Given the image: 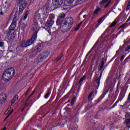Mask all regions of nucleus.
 <instances>
[{"label": "nucleus", "mask_w": 130, "mask_h": 130, "mask_svg": "<svg viewBox=\"0 0 130 130\" xmlns=\"http://www.w3.org/2000/svg\"><path fill=\"white\" fill-rule=\"evenodd\" d=\"M64 23L72 28L74 24V19L72 17L66 18L64 21Z\"/></svg>", "instance_id": "nucleus-6"}, {"label": "nucleus", "mask_w": 130, "mask_h": 130, "mask_svg": "<svg viewBox=\"0 0 130 130\" xmlns=\"http://www.w3.org/2000/svg\"><path fill=\"white\" fill-rule=\"evenodd\" d=\"M77 100V98L76 97H73L72 101H71V104L72 105H74L75 104V102L76 100Z\"/></svg>", "instance_id": "nucleus-32"}, {"label": "nucleus", "mask_w": 130, "mask_h": 130, "mask_svg": "<svg viewBox=\"0 0 130 130\" xmlns=\"http://www.w3.org/2000/svg\"><path fill=\"white\" fill-rule=\"evenodd\" d=\"M0 89H2V85H0Z\"/></svg>", "instance_id": "nucleus-62"}, {"label": "nucleus", "mask_w": 130, "mask_h": 130, "mask_svg": "<svg viewBox=\"0 0 130 130\" xmlns=\"http://www.w3.org/2000/svg\"><path fill=\"white\" fill-rule=\"evenodd\" d=\"M116 25V21H113L112 24L109 26L108 28L106 29V30L104 32V33L106 32V31H109V28H112V27H114Z\"/></svg>", "instance_id": "nucleus-20"}, {"label": "nucleus", "mask_w": 130, "mask_h": 130, "mask_svg": "<svg viewBox=\"0 0 130 130\" xmlns=\"http://www.w3.org/2000/svg\"><path fill=\"white\" fill-rule=\"evenodd\" d=\"M124 59V55H122L121 56V58H120V60H123V59Z\"/></svg>", "instance_id": "nucleus-50"}, {"label": "nucleus", "mask_w": 130, "mask_h": 130, "mask_svg": "<svg viewBox=\"0 0 130 130\" xmlns=\"http://www.w3.org/2000/svg\"><path fill=\"white\" fill-rule=\"evenodd\" d=\"M32 30L33 31H36L35 32L34 34L30 39L26 41H22V45H23V46L28 47V46L32 45V44L34 43V41L36 40V38H37V33H38V31H39V28H37V25H34Z\"/></svg>", "instance_id": "nucleus-1"}, {"label": "nucleus", "mask_w": 130, "mask_h": 130, "mask_svg": "<svg viewBox=\"0 0 130 130\" xmlns=\"http://www.w3.org/2000/svg\"><path fill=\"white\" fill-rule=\"evenodd\" d=\"M125 118L126 119H130V115L129 113H127L125 115Z\"/></svg>", "instance_id": "nucleus-33"}, {"label": "nucleus", "mask_w": 130, "mask_h": 130, "mask_svg": "<svg viewBox=\"0 0 130 130\" xmlns=\"http://www.w3.org/2000/svg\"><path fill=\"white\" fill-rule=\"evenodd\" d=\"M34 93H35V90H34V91H32V93L29 96V97H31V96H32V95H33V94H34Z\"/></svg>", "instance_id": "nucleus-53"}, {"label": "nucleus", "mask_w": 130, "mask_h": 130, "mask_svg": "<svg viewBox=\"0 0 130 130\" xmlns=\"http://www.w3.org/2000/svg\"><path fill=\"white\" fill-rule=\"evenodd\" d=\"M19 4L21 8H26L28 5L27 0H19Z\"/></svg>", "instance_id": "nucleus-9"}, {"label": "nucleus", "mask_w": 130, "mask_h": 130, "mask_svg": "<svg viewBox=\"0 0 130 130\" xmlns=\"http://www.w3.org/2000/svg\"><path fill=\"white\" fill-rule=\"evenodd\" d=\"M49 54L47 52H44L39 55L38 57V60L39 62H41L42 60H44L46 57H48Z\"/></svg>", "instance_id": "nucleus-7"}, {"label": "nucleus", "mask_w": 130, "mask_h": 130, "mask_svg": "<svg viewBox=\"0 0 130 130\" xmlns=\"http://www.w3.org/2000/svg\"><path fill=\"white\" fill-rule=\"evenodd\" d=\"M35 19H37V20L41 19V13H40L39 10H38L36 13Z\"/></svg>", "instance_id": "nucleus-19"}, {"label": "nucleus", "mask_w": 130, "mask_h": 130, "mask_svg": "<svg viewBox=\"0 0 130 130\" xmlns=\"http://www.w3.org/2000/svg\"><path fill=\"white\" fill-rule=\"evenodd\" d=\"M17 26V23L16 21H13L9 27V31L7 34V36L8 37V39L9 40H12V39H14V37L15 36H13L12 34V31H15V29H16V27Z\"/></svg>", "instance_id": "nucleus-5"}, {"label": "nucleus", "mask_w": 130, "mask_h": 130, "mask_svg": "<svg viewBox=\"0 0 130 130\" xmlns=\"http://www.w3.org/2000/svg\"><path fill=\"white\" fill-rule=\"evenodd\" d=\"M60 29L63 33H66V32H68V31H70L71 27L63 23L62 25H60Z\"/></svg>", "instance_id": "nucleus-8"}, {"label": "nucleus", "mask_w": 130, "mask_h": 130, "mask_svg": "<svg viewBox=\"0 0 130 130\" xmlns=\"http://www.w3.org/2000/svg\"><path fill=\"white\" fill-rule=\"evenodd\" d=\"M15 69L13 68L8 69L5 71L3 75L4 81H10L15 76Z\"/></svg>", "instance_id": "nucleus-2"}, {"label": "nucleus", "mask_w": 130, "mask_h": 130, "mask_svg": "<svg viewBox=\"0 0 130 130\" xmlns=\"http://www.w3.org/2000/svg\"><path fill=\"white\" fill-rule=\"evenodd\" d=\"M0 15H4V12H3V11H1V12H0Z\"/></svg>", "instance_id": "nucleus-57"}, {"label": "nucleus", "mask_w": 130, "mask_h": 130, "mask_svg": "<svg viewBox=\"0 0 130 130\" xmlns=\"http://www.w3.org/2000/svg\"><path fill=\"white\" fill-rule=\"evenodd\" d=\"M49 95H50V92H47L44 96L45 99H47L49 97Z\"/></svg>", "instance_id": "nucleus-37"}, {"label": "nucleus", "mask_w": 130, "mask_h": 130, "mask_svg": "<svg viewBox=\"0 0 130 130\" xmlns=\"http://www.w3.org/2000/svg\"><path fill=\"white\" fill-rule=\"evenodd\" d=\"M83 23V21L81 22L78 25L80 27L81 25H82V23Z\"/></svg>", "instance_id": "nucleus-52"}, {"label": "nucleus", "mask_w": 130, "mask_h": 130, "mask_svg": "<svg viewBox=\"0 0 130 130\" xmlns=\"http://www.w3.org/2000/svg\"><path fill=\"white\" fill-rule=\"evenodd\" d=\"M5 5H8V2H6L5 3Z\"/></svg>", "instance_id": "nucleus-61"}, {"label": "nucleus", "mask_w": 130, "mask_h": 130, "mask_svg": "<svg viewBox=\"0 0 130 130\" xmlns=\"http://www.w3.org/2000/svg\"><path fill=\"white\" fill-rule=\"evenodd\" d=\"M63 19L58 17L56 21V24L58 25H61V23H63Z\"/></svg>", "instance_id": "nucleus-22"}, {"label": "nucleus", "mask_w": 130, "mask_h": 130, "mask_svg": "<svg viewBox=\"0 0 130 130\" xmlns=\"http://www.w3.org/2000/svg\"><path fill=\"white\" fill-rule=\"evenodd\" d=\"M92 51H93V48H91L90 49V50L87 53V54H86V58L85 59V60H84L82 66H84V64H85V63H86V60L87 59V58L88 57V56H89V55L90 54V53H92Z\"/></svg>", "instance_id": "nucleus-18"}, {"label": "nucleus", "mask_w": 130, "mask_h": 130, "mask_svg": "<svg viewBox=\"0 0 130 130\" xmlns=\"http://www.w3.org/2000/svg\"><path fill=\"white\" fill-rule=\"evenodd\" d=\"M84 80H85V77H82L79 80V84H80V85H82V83H83V81H84Z\"/></svg>", "instance_id": "nucleus-36"}, {"label": "nucleus", "mask_w": 130, "mask_h": 130, "mask_svg": "<svg viewBox=\"0 0 130 130\" xmlns=\"http://www.w3.org/2000/svg\"><path fill=\"white\" fill-rule=\"evenodd\" d=\"M44 10L47 14H48L49 13V11H50V4L49 3L46 4Z\"/></svg>", "instance_id": "nucleus-14"}, {"label": "nucleus", "mask_w": 130, "mask_h": 130, "mask_svg": "<svg viewBox=\"0 0 130 130\" xmlns=\"http://www.w3.org/2000/svg\"><path fill=\"white\" fill-rule=\"evenodd\" d=\"M77 3H80V2H82V0H77Z\"/></svg>", "instance_id": "nucleus-58"}, {"label": "nucleus", "mask_w": 130, "mask_h": 130, "mask_svg": "<svg viewBox=\"0 0 130 130\" xmlns=\"http://www.w3.org/2000/svg\"><path fill=\"white\" fill-rule=\"evenodd\" d=\"M108 2V0H102L101 2L100 3L99 5L101 8L103 7L104 4H106Z\"/></svg>", "instance_id": "nucleus-24"}, {"label": "nucleus", "mask_w": 130, "mask_h": 130, "mask_svg": "<svg viewBox=\"0 0 130 130\" xmlns=\"http://www.w3.org/2000/svg\"><path fill=\"white\" fill-rule=\"evenodd\" d=\"M18 95H16L15 96H14L13 98V101H12V105H13V104H14V103H17V102H18L19 99L18 98Z\"/></svg>", "instance_id": "nucleus-21"}, {"label": "nucleus", "mask_w": 130, "mask_h": 130, "mask_svg": "<svg viewBox=\"0 0 130 130\" xmlns=\"http://www.w3.org/2000/svg\"><path fill=\"white\" fill-rule=\"evenodd\" d=\"M130 103V93L128 94V98H127V101L125 102L124 105L122 106V107L123 108H128L129 107V105H127V103Z\"/></svg>", "instance_id": "nucleus-13"}, {"label": "nucleus", "mask_w": 130, "mask_h": 130, "mask_svg": "<svg viewBox=\"0 0 130 130\" xmlns=\"http://www.w3.org/2000/svg\"><path fill=\"white\" fill-rule=\"evenodd\" d=\"M30 91H31V88H29L27 91H26V93L25 94V95L27 96L28 95V93H29V92H30Z\"/></svg>", "instance_id": "nucleus-44"}, {"label": "nucleus", "mask_w": 130, "mask_h": 130, "mask_svg": "<svg viewBox=\"0 0 130 130\" xmlns=\"http://www.w3.org/2000/svg\"><path fill=\"white\" fill-rule=\"evenodd\" d=\"M24 9H25V8L21 7V5H20V6H19V12H20V13H22L23 11H24Z\"/></svg>", "instance_id": "nucleus-40"}, {"label": "nucleus", "mask_w": 130, "mask_h": 130, "mask_svg": "<svg viewBox=\"0 0 130 130\" xmlns=\"http://www.w3.org/2000/svg\"><path fill=\"white\" fill-rule=\"evenodd\" d=\"M61 56H59L58 57H57V58H56L57 59V61H58V60H60V59H61Z\"/></svg>", "instance_id": "nucleus-47"}, {"label": "nucleus", "mask_w": 130, "mask_h": 130, "mask_svg": "<svg viewBox=\"0 0 130 130\" xmlns=\"http://www.w3.org/2000/svg\"><path fill=\"white\" fill-rule=\"evenodd\" d=\"M31 101L30 100V97H29L27 100L26 101L25 103L24 104L25 107H27L30 104V102Z\"/></svg>", "instance_id": "nucleus-25"}, {"label": "nucleus", "mask_w": 130, "mask_h": 130, "mask_svg": "<svg viewBox=\"0 0 130 130\" xmlns=\"http://www.w3.org/2000/svg\"><path fill=\"white\" fill-rule=\"evenodd\" d=\"M64 17H66V15L64 14V13H60V14L59 15L58 18H60V19H62L63 20Z\"/></svg>", "instance_id": "nucleus-28"}, {"label": "nucleus", "mask_w": 130, "mask_h": 130, "mask_svg": "<svg viewBox=\"0 0 130 130\" xmlns=\"http://www.w3.org/2000/svg\"><path fill=\"white\" fill-rule=\"evenodd\" d=\"M110 3H111V1H109V2H108V3L104 6V8H105V9H106V8H108V7H109V5H110Z\"/></svg>", "instance_id": "nucleus-41"}, {"label": "nucleus", "mask_w": 130, "mask_h": 130, "mask_svg": "<svg viewBox=\"0 0 130 130\" xmlns=\"http://www.w3.org/2000/svg\"><path fill=\"white\" fill-rule=\"evenodd\" d=\"M1 96H2V99H0L1 103H4L6 101V93H1L0 94V98Z\"/></svg>", "instance_id": "nucleus-15"}, {"label": "nucleus", "mask_w": 130, "mask_h": 130, "mask_svg": "<svg viewBox=\"0 0 130 130\" xmlns=\"http://www.w3.org/2000/svg\"><path fill=\"white\" fill-rule=\"evenodd\" d=\"M80 29V26L77 25V27H75L74 29V31H78Z\"/></svg>", "instance_id": "nucleus-46"}, {"label": "nucleus", "mask_w": 130, "mask_h": 130, "mask_svg": "<svg viewBox=\"0 0 130 130\" xmlns=\"http://www.w3.org/2000/svg\"><path fill=\"white\" fill-rule=\"evenodd\" d=\"M24 47H25L24 46V45H23V42H22L20 45L17 47L16 49L17 50H23V48H24Z\"/></svg>", "instance_id": "nucleus-23"}, {"label": "nucleus", "mask_w": 130, "mask_h": 130, "mask_svg": "<svg viewBox=\"0 0 130 130\" xmlns=\"http://www.w3.org/2000/svg\"><path fill=\"white\" fill-rule=\"evenodd\" d=\"M2 96H1L0 100L2 99Z\"/></svg>", "instance_id": "nucleus-63"}, {"label": "nucleus", "mask_w": 130, "mask_h": 130, "mask_svg": "<svg viewBox=\"0 0 130 130\" xmlns=\"http://www.w3.org/2000/svg\"><path fill=\"white\" fill-rule=\"evenodd\" d=\"M118 101H117L111 107L109 108V110H111V109H112L115 107L117 105V103H118Z\"/></svg>", "instance_id": "nucleus-30"}, {"label": "nucleus", "mask_w": 130, "mask_h": 130, "mask_svg": "<svg viewBox=\"0 0 130 130\" xmlns=\"http://www.w3.org/2000/svg\"><path fill=\"white\" fill-rule=\"evenodd\" d=\"M83 18H84V19H86V18H87V15H84L83 16Z\"/></svg>", "instance_id": "nucleus-54"}, {"label": "nucleus", "mask_w": 130, "mask_h": 130, "mask_svg": "<svg viewBox=\"0 0 130 130\" xmlns=\"http://www.w3.org/2000/svg\"><path fill=\"white\" fill-rule=\"evenodd\" d=\"M105 90H106V93H105L104 96L105 95H106V94L108 92V91H109L108 89H106V88H105Z\"/></svg>", "instance_id": "nucleus-51"}, {"label": "nucleus", "mask_w": 130, "mask_h": 130, "mask_svg": "<svg viewBox=\"0 0 130 130\" xmlns=\"http://www.w3.org/2000/svg\"><path fill=\"white\" fill-rule=\"evenodd\" d=\"M123 99V96H122V95H120L117 100V101L119 102V101H121V100H122Z\"/></svg>", "instance_id": "nucleus-38"}, {"label": "nucleus", "mask_w": 130, "mask_h": 130, "mask_svg": "<svg viewBox=\"0 0 130 130\" xmlns=\"http://www.w3.org/2000/svg\"><path fill=\"white\" fill-rule=\"evenodd\" d=\"M130 49V45H129L128 46H127L125 49V51H128V50H129Z\"/></svg>", "instance_id": "nucleus-45"}, {"label": "nucleus", "mask_w": 130, "mask_h": 130, "mask_svg": "<svg viewBox=\"0 0 130 130\" xmlns=\"http://www.w3.org/2000/svg\"><path fill=\"white\" fill-rule=\"evenodd\" d=\"M106 17H107V15H104L103 17L100 19V20L98 21V24H96L95 26L96 28H97V27H98V26H99V25H100V24H101V23L104 21V19L105 18H106Z\"/></svg>", "instance_id": "nucleus-16"}, {"label": "nucleus", "mask_w": 130, "mask_h": 130, "mask_svg": "<svg viewBox=\"0 0 130 130\" xmlns=\"http://www.w3.org/2000/svg\"><path fill=\"white\" fill-rule=\"evenodd\" d=\"M94 94V91H92L88 96V100L90 101L91 100V98L93 97V94Z\"/></svg>", "instance_id": "nucleus-26"}, {"label": "nucleus", "mask_w": 130, "mask_h": 130, "mask_svg": "<svg viewBox=\"0 0 130 130\" xmlns=\"http://www.w3.org/2000/svg\"><path fill=\"white\" fill-rule=\"evenodd\" d=\"M127 26H128V24H127V23H124L123 25H122L121 26H120L119 27V29H120V28H122V29H125V28H126V27H127Z\"/></svg>", "instance_id": "nucleus-29"}, {"label": "nucleus", "mask_w": 130, "mask_h": 130, "mask_svg": "<svg viewBox=\"0 0 130 130\" xmlns=\"http://www.w3.org/2000/svg\"><path fill=\"white\" fill-rule=\"evenodd\" d=\"M23 110H25V108H22V109L21 110V111H23Z\"/></svg>", "instance_id": "nucleus-60"}, {"label": "nucleus", "mask_w": 130, "mask_h": 130, "mask_svg": "<svg viewBox=\"0 0 130 130\" xmlns=\"http://www.w3.org/2000/svg\"><path fill=\"white\" fill-rule=\"evenodd\" d=\"M74 1L75 0H66V2L68 4V5H71V4H73V3H74Z\"/></svg>", "instance_id": "nucleus-34"}, {"label": "nucleus", "mask_w": 130, "mask_h": 130, "mask_svg": "<svg viewBox=\"0 0 130 130\" xmlns=\"http://www.w3.org/2000/svg\"><path fill=\"white\" fill-rule=\"evenodd\" d=\"M56 124L57 125H53L54 126H57V125H64V120H62V119H60L59 120H58L57 121H56Z\"/></svg>", "instance_id": "nucleus-11"}, {"label": "nucleus", "mask_w": 130, "mask_h": 130, "mask_svg": "<svg viewBox=\"0 0 130 130\" xmlns=\"http://www.w3.org/2000/svg\"><path fill=\"white\" fill-rule=\"evenodd\" d=\"M10 115H11V114L9 113V114H8V115L7 116V117H6V119H7V118H8V117H9V116H10Z\"/></svg>", "instance_id": "nucleus-55"}, {"label": "nucleus", "mask_w": 130, "mask_h": 130, "mask_svg": "<svg viewBox=\"0 0 130 130\" xmlns=\"http://www.w3.org/2000/svg\"><path fill=\"white\" fill-rule=\"evenodd\" d=\"M26 27H27V24H25V23H23L21 25L22 29H24Z\"/></svg>", "instance_id": "nucleus-39"}, {"label": "nucleus", "mask_w": 130, "mask_h": 130, "mask_svg": "<svg viewBox=\"0 0 130 130\" xmlns=\"http://www.w3.org/2000/svg\"><path fill=\"white\" fill-rule=\"evenodd\" d=\"M126 10L128 11L130 10V0H128V4L126 7Z\"/></svg>", "instance_id": "nucleus-35"}, {"label": "nucleus", "mask_w": 130, "mask_h": 130, "mask_svg": "<svg viewBox=\"0 0 130 130\" xmlns=\"http://www.w3.org/2000/svg\"><path fill=\"white\" fill-rule=\"evenodd\" d=\"M28 14H29V12H28V11H26V12L25 13L24 16V17H23V20H24V21H25V20H26V19H27Z\"/></svg>", "instance_id": "nucleus-31"}, {"label": "nucleus", "mask_w": 130, "mask_h": 130, "mask_svg": "<svg viewBox=\"0 0 130 130\" xmlns=\"http://www.w3.org/2000/svg\"><path fill=\"white\" fill-rule=\"evenodd\" d=\"M2 46H4V42H0V47H2Z\"/></svg>", "instance_id": "nucleus-49"}, {"label": "nucleus", "mask_w": 130, "mask_h": 130, "mask_svg": "<svg viewBox=\"0 0 130 130\" xmlns=\"http://www.w3.org/2000/svg\"><path fill=\"white\" fill-rule=\"evenodd\" d=\"M41 45H38L37 47L32 49V51L35 53H38V51H40L41 50Z\"/></svg>", "instance_id": "nucleus-12"}, {"label": "nucleus", "mask_w": 130, "mask_h": 130, "mask_svg": "<svg viewBox=\"0 0 130 130\" xmlns=\"http://www.w3.org/2000/svg\"><path fill=\"white\" fill-rule=\"evenodd\" d=\"M128 21H130V16L128 17L126 22H128Z\"/></svg>", "instance_id": "nucleus-56"}, {"label": "nucleus", "mask_w": 130, "mask_h": 130, "mask_svg": "<svg viewBox=\"0 0 130 130\" xmlns=\"http://www.w3.org/2000/svg\"><path fill=\"white\" fill-rule=\"evenodd\" d=\"M54 18H55V15L53 13L49 15L48 19L45 24V26L48 30H50L51 26L54 24Z\"/></svg>", "instance_id": "nucleus-4"}, {"label": "nucleus", "mask_w": 130, "mask_h": 130, "mask_svg": "<svg viewBox=\"0 0 130 130\" xmlns=\"http://www.w3.org/2000/svg\"><path fill=\"white\" fill-rule=\"evenodd\" d=\"M124 125L126 126V127H128V128H129L130 127V119H126L125 120V121L124 122Z\"/></svg>", "instance_id": "nucleus-17"}, {"label": "nucleus", "mask_w": 130, "mask_h": 130, "mask_svg": "<svg viewBox=\"0 0 130 130\" xmlns=\"http://www.w3.org/2000/svg\"><path fill=\"white\" fill-rule=\"evenodd\" d=\"M78 116H79V114L77 113L74 116V118H78Z\"/></svg>", "instance_id": "nucleus-48"}, {"label": "nucleus", "mask_w": 130, "mask_h": 130, "mask_svg": "<svg viewBox=\"0 0 130 130\" xmlns=\"http://www.w3.org/2000/svg\"><path fill=\"white\" fill-rule=\"evenodd\" d=\"M63 3V0H52V4L54 6H61Z\"/></svg>", "instance_id": "nucleus-10"}, {"label": "nucleus", "mask_w": 130, "mask_h": 130, "mask_svg": "<svg viewBox=\"0 0 130 130\" xmlns=\"http://www.w3.org/2000/svg\"><path fill=\"white\" fill-rule=\"evenodd\" d=\"M97 44H98V41L96 42L94 45H93V46L92 47V49H94V48H96L97 47Z\"/></svg>", "instance_id": "nucleus-43"}, {"label": "nucleus", "mask_w": 130, "mask_h": 130, "mask_svg": "<svg viewBox=\"0 0 130 130\" xmlns=\"http://www.w3.org/2000/svg\"><path fill=\"white\" fill-rule=\"evenodd\" d=\"M73 130H78V125H75L73 127H72Z\"/></svg>", "instance_id": "nucleus-42"}, {"label": "nucleus", "mask_w": 130, "mask_h": 130, "mask_svg": "<svg viewBox=\"0 0 130 130\" xmlns=\"http://www.w3.org/2000/svg\"><path fill=\"white\" fill-rule=\"evenodd\" d=\"M14 111V110H12L11 112L9 113L10 114H12L13 113V112Z\"/></svg>", "instance_id": "nucleus-59"}, {"label": "nucleus", "mask_w": 130, "mask_h": 130, "mask_svg": "<svg viewBox=\"0 0 130 130\" xmlns=\"http://www.w3.org/2000/svg\"><path fill=\"white\" fill-rule=\"evenodd\" d=\"M101 8H97L93 12V14H94V15H98L99 14V12H101Z\"/></svg>", "instance_id": "nucleus-27"}, {"label": "nucleus", "mask_w": 130, "mask_h": 130, "mask_svg": "<svg viewBox=\"0 0 130 130\" xmlns=\"http://www.w3.org/2000/svg\"><path fill=\"white\" fill-rule=\"evenodd\" d=\"M105 61V58H102V62L100 65V67L99 68H98V71L101 72L100 78L99 77L97 76L95 78V82L98 84V86H99V85H100V79H101V77H102V73H103V71H104V63Z\"/></svg>", "instance_id": "nucleus-3"}]
</instances>
